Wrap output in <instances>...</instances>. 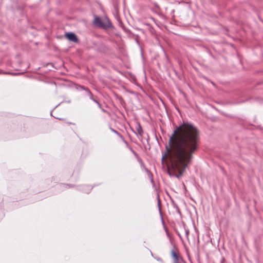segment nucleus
<instances>
[{
    "instance_id": "obj_1",
    "label": "nucleus",
    "mask_w": 263,
    "mask_h": 263,
    "mask_svg": "<svg viewBox=\"0 0 263 263\" xmlns=\"http://www.w3.org/2000/svg\"><path fill=\"white\" fill-rule=\"evenodd\" d=\"M200 138L199 130L189 123H183L174 130L170 138L167 153L171 165L168 167L171 176L179 178L191 162L198 149Z\"/></svg>"
},
{
    "instance_id": "obj_2",
    "label": "nucleus",
    "mask_w": 263,
    "mask_h": 263,
    "mask_svg": "<svg viewBox=\"0 0 263 263\" xmlns=\"http://www.w3.org/2000/svg\"><path fill=\"white\" fill-rule=\"evenodd\" d=\"M65 36L70 41L76 42L78 41L77 36L74 33L68 32L65 34Z\"/></svg>"
},
{
    "instance_id": "obj_3",
    "label": "nucleus",
    "mask_w": 263,
    "mask_h": 263,
    "mask_svg": "<svg viewBox=\"0 0 263 263\" xmlns=\"http://www.w3.org/2000/svg\"><path fill=\"white\" fill-rule=\"evenodd\" d=\"M111 27V23L107 17L102 19L101 27L104 28H109Z\"/></svg>"
},
{
    "instance_id": "obj_4",
    "label": "nucleus",
    "mask_w": 263,
    "mask_h": 263,
    "mask_svg": "<svg viewBox=\"0 0 263 263\" xmlns=\"http://www.w3.org/2000/svg\"><path fill=\"white\" fill-rule=\"evenodd\" d=\"M102 23V20L100 17H96L94 20V23L98 26L99 27H101V24Z\"/></svg>"
},
{
    "instance_id": "obj_5",
    "label": "nucleus",
    "mask_w": 263,
    "mask_h": 263,
    "mask_svg": "<svg viewBox=\"0 0 263 263\" xmlns=\"http://www.w3.org/2000/svg\"><path fill=\"white\" fill-rule=\"evenodd\" d=\"M86 187L87 189L86 191H85V192L86 193H89L91 191V187L90 186H87Z\"/></svg>"
},
{
    "instance_id": "obj_6",
    "label": "nucleus",
    "mask_w": 263,
    "mask_h": 263,
    "mask_svg": "<svg viewBox=\"0 0 263 263\" xmlns=\"http://www.w3.org/2000/svg\"><path fill=\"white\" fill-rule=\"evenodd\" d=\"M172 254L174 258H175V259L177 258V256L174 251H172Z\"/></svg>"
},
{
    "instance_id": "obj_7",
    "label": "nucleus",
    "mask_w": 263,
    "mask_h": 263,
    "mask_svg": "<svg viewBox=\"0 0 263 263\" xmlns=\"http://www.w3.org/2000/svg\"><path fill=\"white\" fill-rule=\"evenodd\" d=\"M138 132L139 133V134H140V132H141V131L142 130V128H141V127H139V128H138Z\"/></svg>"
},
{
    "instance_id": "obj_8",
    "label": "nucleus",
    "mask_w": 263,
    "mask_h": 263,
    "mask_svg": "<svg viewBox=\"0 0 263 263\" xmlns=\"http://www.w3.org/2000/svg\"><path fill=\"white\" fill-rule=\"evenodd\" d=\"M5 74H15V73H10V72H5L4 73Z\"/></svg>"
},
{
    "instance_id": "obj_9",
    "label": "nucleus",
    "mask_w": 263,
    "mask_h": 263,
    "mask_svg": "<svg viewBox=\"0 0 263 263\" xmlns=\"http://www.w3.org/2000/svg\"><path fill=\"white\" fill-rule=\"evenodd\" d=\"M186 235H188V234H189V231H187V232H186Z\"/></svg>"
},
{
    "instance_id": "obj_10",
    "label": "nucleus",
    "mask_w": 263,
    "mask_h": 263,
    "mask_svg": "<svg viewBox=\"0 0 263 263\" xmlns=\"http://www.w3.org/2000/svg\"><path fill=\"white\" fill-rule=\"evenodd\" d=\"M112 130L114 131V132L117 133V132L116 130Z\"/></svg>"
},
{
    "instance_id": "obj_11",
    "label": "nucleus",
    "mask_w": 263,
    "mask_h": 263,
    "mask_svg": "<svg viewBox=\"0 0 263 263\" xmlns=\"http://www.w3.org/2000/svg\"><path fill=\"white\" fill-rule=\"evenodd\" d=\"M164 156H163L162 158V160L164 159Z\"/></svg>"
}]
</instances>
